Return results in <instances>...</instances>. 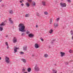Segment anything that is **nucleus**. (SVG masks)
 <instances>
[{
    "instance_id": "nucleus-54",
    "label": "nucleus",
    "mask_w": 73,
    "mask_h": 73,
    "mask_svg": "<svg viewBox=\"0 0 73 73\" xmlns=\"http://www.w3.org/2000/svg\"><path fill=\"white\" fill-rule=\"evenodd\" d=\"M54 65H55V66H56V64H55Z\"/></svg>"
},
{
    "instance_id": "nucleus-49",
    "label": "nucleus",
    "mask_w": 73,
    "mask_h": 73,
    "mask_svg": "<svg viewBox=\"0 0 73 73\" xmlns=\"http://www.w3.org/2000/svg\"><path fill=\"white\" fill-rule=\"evenodd\" d=\"M22 2H24V0H22Z\"/></svg>"
},
{
    "instance_id": "nucleus-10",
    "label": "nucleus",
    "mask_w": 73,
    "mask_h": 73,
    "mask_svg": "<svg viewBox=\"0 0 73 73\" xmlns=\"http://www.w3.org/2000/svg\"><path fill=\"white\" fill-rule=\"evenodd\" d=\"M42 4L44 6L46 5V2L45 1H43L42 2Z\"/></svg>"
},
{
    "instance_id": "nucleus-30",
    "label": "nucleus",
    "mask_w": 73,
    "mask_h": 73,
    "mask_svg": "<svg viewBox=\"0 0 73 73\" xmlns=\"http://www.w3.org/2000/svg\"><path fill=\"white\" fill-rule=\"evenodd\" d=\"M52 19H50V24H52Z\"/></svg>"
},
{
    "instance_id": "nucleus-33",
    "label": "nucleus",
    "mask_w": 73,
    "mask_h": 73,
    "mask_svg": "<svg viewBox=\"0 0 73 73\" xmlns=\"http://www.w3.org/2000/svg\"><path fill=\"white\" fill-rule=\"evenodd\" d=\"M60 20V18H58L56 19L57 21H58V20Z\"/></svg>"
},
{
    "instance_id": "nucleus-13",
    "label": "nucleus",
    "mask_w": 73,
    "mask_h": 73,
    "mask_svg": "<svg viewBox=\"0 0 73 73\" xmlns=\"http://www.w3.org/2000/svg\"><path fill=\"white\" fill-rule=\"evenodd\" d=\"M9 21H10V23H11V24H13V21L11 20V18H9Z\"/></svg>"
},
{
    "instance_id": "nucleus-47",
    "label": "nucleus",
    "mask_w": 73,
    "mask_h": 73,
    "mask_svg": "<svg viewBox=\"0 0 73 73\" xmlns=\"http://www.w3.org/2000/svg\"><path fill=\"white\" fill-rule=\"evenodd\" d=\"M7 49H8V48H9V46H7Z\"/></svg>"
},
{
    "instance_id": "nucleus-28",
    "label": "nucleus",
    "mask_w": 73,
    "mask_h": 73,
    "mask_svg": "<svg viewBox=\"0 0 73 73\" xmlns=\"http://www.w3.org/2000/svg\"><path fill=\"white\" fill-rule=\"evenodd\" d=\"M33 5L34 6H35V5H36V3L34 2H33Z\"/></svg>"
},
{
    "instance_id": "nucleus-46",
    "label": "nucleus",
    "mask_w": 73,
    "mask_h": 73,
    "mask_svg": "<svg viewBox=\"0 0 73 73\" xmlns=\"http://www.w3.org/2000/svg\"><path fill=\"white\" fill-rule=\"evenodd\" d=\"M38 25H36V28H38Z\"/></svg>"
},
{
    "instance_id": "nucleus-14",
    "label": "nucleus",
    "mask_w": 73,
    "mask_h": 73,
    "mask_svg": "<svg viewBox=\"0 0 73 73\" xmlns=\"http://www.w3.org/2000/svg\"><path fill=\"white\" fill-rule=\"evenodd\" d=\"M23 50H26L27 48V46H25L23 47Z\"/></svg>"
},
{
    "instance_id": "nucleus-1",
    "label": "nucleus",
    "mask_w": 73,
    "mask_h": 73,
    "mask_svg": "<svg viewBox=\"0 0 73 73\" xmlns=\"http://www.w3.org/2000/svg\"><path fill=\"white\" fill-rule=\"evenodd\" d=\"M19 30L21 32H25V26L23 23H21L18 25Z\"/></svg>"
},
{
    "instance_id": "nucleus-42",
    "label": "nucleus",
    "mask_w": 73,
    "mask_h": 73,
    "mask_svg": "<svg viewBox=\"0 0 73 73\" xmlns=\"http://www.w3.org/2000/svg\"><path fill=\"white\" fill-rule=\"evenodd\" d=\"M19 2H20V3H23V2L21 0V1H19Z\"/></svg>"
},
{
    "instance_id": "nucleus-53",
    "label": "nucleus",
    "mask_w": 73,
    "mask_h": 73,
    "mask_svg": "<svg viewBox=\"0 0 73 73\" xmlns=\"http://www.w3.org/2000/svg\"><path fill=\"white\" fill-rule=\"evenodd\" d=\"M72 40H73V36L72 37Z\"/></svg>"
},
{
    "instance_id": "nucleus-15",
    "label": "nucleus",
    "mask_w": 73,
    "mask_h": 73,
    "mask_svg": "<svg viewBox=\"0 0 73 73\" xmlns=\"http://www.w3.org/2000/svg\"><path fill=\"white\" fill-rule=\"evenodd\" d=\"M26 5L27 7H29V6H30V4L28 2L26 3Z\"/></svg>"
},
{
    "instance_id": "nucleus-39",
    "label": "nucleus",
    "mask_w": 73,
    "mask_h": 73,
    "mask_svg": "<svg viewBox=\"0 0 73 73\" xmlns=\"http://www.w3.org/2000/svg\"><path fill=\"white\" fill-rule=\"evenodd\" d=\"M48 47L49 48H51V47L50 46V45L48 46Z\"/></svg>"
},
{
    "instance_id": "nucleus-36",
    "label": "nucleus",
    "mask_w": 73,
    "mask_h": 73,
    "mask_svg": "<svg viewBox=\"0 0 73 73\" xmlns=\"http://www.w3.org/2000/svg\"><path fill=\"white\" fill-rule=\"evenodd\" d=\"M40 40L42 41H44V39H42V38H40Z\"/></svg>"
},
{
    "instance_id": "nucleus-17",
    "label": "nucleus",
    "mask_w": 73,
    "mask_h": 73,
    "mask_svg": "<svg viewBox=\"0 0 73 73\" xmlns=\"http://www.w3.org/2000/svg\"><path fill=\"white\" fill-rule=\"evenodd\" d=\"M21 60L23 61V62L24 63H26V62H27L26 59H22Z\"/></svg>"
},
{
    "instance_id": "nucleus-27",
    "label": "nucleus",
    "mask_w": 73,
    "mask_h": 73,
    "mask_svg": "<svg viewBox=\"0 0 73 73\" xmlns=\"http://www.w3.org/2000/svg\"><path fill=\"white\" fill-rule=\"evenodd\" d=\"M28 2H29V3H31L32 1V0H27Z\"/></svg>"
},
{
    "instance_id": "nucleus-29",
    "label": "nucleus",
    "mask_w": 73,
    "mask_h": 73,
    "mask_svg": "<svg viewBox=\"0 0 73 73\" xmlns=\"http://www.w3.org/2000/svg\"><path fill=\"white\" fill-rule=\"evenodd\" d=\"M70 33H71V35H72V36H73V31L71 30V31Z\"/></svg>"
},
{
    "instance_id": "nucleus-48",
    "label": "nucleus",
    "mask_w": 73,
    "mask_h": 73,
    "mask_svg": "<svg viewBox=\"0 0 73 73\" xmlns=\"http://www.w3.org/2000/svg\"><path fill=\"white\" fill-rule=\"evenodd\" d=\"M32 56H33V57H34V56H35V55H34V54H32Z\"/></svg>"
},
{
    "instance_id": "nucleus-6",
    "label": "nucleus",
    "mask_w": 73,
    "mask_h": 73,
    "mask_svg": "<svg viewBox=\"0 0 73 73\" xmlns=\"http://www.w3.org/2000/svg\"><path fill=\"white\" fill-rule=\"evenodd\" d=\"M28 36L30 38H32L34 37V35L32 33L29 34L28 35Z\"/></svg>"
},
{
    "instance_id": "nucleus-50",
    "label": "nucleus",
    "mask_w": 73,
    "mask_h": 73,
    "mask_svg": "<svg viewBox=\"0 0 73 73\" xmlns=\"http://www.w3.org/2000/svg\"><path fill=\"white\" fill-rule=\"evenodd\" d=\"M1 60V57H0V60Z\"/></svg>"
},
{
    "instance_id": "nucleus-18",
    "label": "nucleus",
    "mask_w": 73,
    "mask_h": 73,
    "mask_svg": "<svg viewBox=\"0 0 73 73\" xmlns=\"http://www.w3.org/2000/svg\"><path fill=\"white\" fill-rule=\"evenodd\" d=\"M3 30V26H0V31H2Z\"/></svg>"
},
{
    "instance_id": "nucleus-40",
    "label": "nucleus",
    "mask_w": 73,
    "mask_h": 73,
    "mask_svg": "<svg viewBox=\"0 0 73 73\" xmlns=\"http://www.w3.org/2000/svg\"><path fill=\"white\" fill-rule=\"evenodd\" d=\"M4 6H5V5H4L3 4H2L1 5V7H4Z\"/></svg>"
},
{
    "instance_id": "nucleus-41",
    "label": "nucleus",
    "mask_w": 73,
    "mask_h": 73,
    "mask_svg": "<svg viewBox=\"0 0 73 73\" xmlns=\"http://www.w3.org/2000/svg\"><path fill=\"white\" fill-rule=\"evenodd\" d=\"M25 70L24 69H23L22 70V71L23 72H24V71H25Z\"/></svg>"
},
{
    "instance_id": "nucleus-38",
    "label": "nucleus",
    "mask_w": 73,
    "mask_h": 73,
    "mask_svg": "<svg viewBox=\"0 0 73 73\" xmlns=\"http://www.w3.org/2000/svg\"><path fill=\"white\" fill-rule=\"evenodd\" d=\"M69 52L71 53H72V50H70L69 51Z\"/></svg>"
},
{
    "instance_id": "nucleus-34",
    "label": "nucleus",
    "mask_w": 73,
    "mask_h": 73,
    "mask_svg": "<svg viewBox=\"0 0 73 73\" xmlns=\"http://www.w3.org/2000/svg\"><path fill=\"white\" fill-rule=\"evenodd\" d=\"M5 44L6 45H7V46H8V42H5Z\"/></svg>"
},
{
    "instance_id": "nucleus-9",
    "label": "nucleus",
    "mask_w": 73,
    "mask_h": 73,
    "mask_svg": "<svg viewBox=\"0 0 73 73\" xmlns=\"http://www.w3.org/2000/svg\"><path fill=\"white\" fill-rule=\"evenodd\" d=\"M54 26L55 28H56V27H57L58 26V23H54Z\"/></svg>"
},
{
    "instance_id": "nucleus-43",
    "label": "nucleus",
    "mask_w": 73,
    "mask_h": 73,
    "mask_svg": "<svg viewBox=\"0 0 73 73\" xmlns=\"http://www.w3.org/2000/svg\"><path fill=\"white\" fill-rule=\"evenodd\" d=\"M21 5L22 6H24V4L23 3H22L21 4Z\"/></svg>"
},
{
    "instance_id": "nucleus-7",
    "label": "nucleus",
    "mask_w": 73,
    "mask_h": 73,
    "mask_svg": "<svg viewBox=\"0 0 73 73\" xmlns=\"http://www.w3.org/2000/svg\"><path fill=\"white\" fill-rule=\"evenodd\" d=\"M35 48L37 49L40 47V45L37 43H35Z\"/></svg>"
},
{
    "instance_id": "nucleus-5",
    "label": "nucleus",
    "mask_w": 73,
    "mask_h": 73,
    "mask_svg": "<svg viewBox=\"0 0 73 73\" xmlns=\"http://www.w3.org/2000/svg\"><path fill=\"white\" fill-rule=\"evenodd\" d=\"M34 69L35 71L37 72L39 70V68L37 66V65L36 64L34 68Z\"/></svg>"
},
{
    "instance_id": "nucleus-51",
    "label": "nucleus",
    "mask_w": 73,
    "mask_h": 73,
    "mask_svg": "<svg viewBox=\"0 0 73 73\" xmlns=\"http://www.w3.org/2000/svg\"><path fill=\"white\" fill-rule=\"evenodd\" d=\"M1 1H2V0H0V2H1Z\"/></svg>"
},
{
    "instance_id": "nucleus-2",
    "label": "nucleus",
    "mask_w": 73,
    "mask_h": 73,
    "mask_svg": "<svg viewBox=\"0 0 73 73\" xmlns=\"http://www.w3.org/2000/svg\"><path fill=\"white\" fill-rule=\"evenodd\" d=\"M5 62L7 63V64H8L10 63V60H9V58L7 57V56H5Z\"/></svg>"
},
{
    "instance_id": "nucleus-24",
    "label": "nucleus",
    "mask_w": 73,
    "mask_h": 73,
    "mask_svg": "<svg viewBox=\"0 0 73 73\" xmlns=\"http://www.w3.org/2000/svg\"><path fill=\"white\" fill-rule=\"evenodd\" d=\"M52 71L53 72V73H56L57 71H56V70H53Z\"/></svg>"
},
{
    "instance_id": "nucleus-8",
    "label": "nucleus",
    "mask_w": 73,
    "mask_h": 73,
    "mask_svg": "<svg viewBox=\"0 0 73 73\" xmlns=\"http://www.w3.org/2000/svg\"><path fill=\"white\" fill-rule=\"evenodd\" d=\"M17 38L16 37H14L13 39V42L14 43H15L17 42Z\"/></svg>"
},
{
    "instance_id": "nucleus-12",
    "label": "nucleus",
    "mask_w": 73,
    "mask_h": 73,
    "mask_svg": "<svg viewBox=\"0 0 73 73\" xmlns=\"http://www.w3.org/2000/svg\"><path fill=\"white\" fill-rule=\"evenodd\" d=\"M60 54H61V57H63V56H64L65 55V53L64 52H60Z\"/></svg>"
},
{
    "instance_id": "nucleus-31",
    "label": "nucleus",
    "mask_w": 73,
    "mask_h": 73,
    "mask_svg": "<svg viewBox=\"0 0 73 73\" xmlns=\"http://www.w3.org/2000/svg\"><path fill=\"white\" fill-rule=\"evenodd\" d=\"M25 35V33H23L22 34L21 36H24Z\"/></svg>"
},
{
    "instance_id": "nucleus-21",
    "label": "nucleus",
    "mask_w": 73,
    "mask_h": 73,
    "mask_svg": "<svg viewBox=\"0 0 73 73\" xmlns=\"http://www.w3.org/2000/svg\"><path fill=\"white\" fill-rule=\"evenodd\" d=\"M30 15L29 14H26L25 15V17H29Z\"/></svg>"
},
{
    "instance_id": "nucleus-55",
    "label": "nucleus",
    "mask_w": 73,
    "mask_h": 73,
    "mask_svg": "<svg viewBox=\"0 0 73 73\" xmlns=\"http://www.w3.org/2000/svg\"><path fill=\"white\" fill-rule=\"evenodd\" d=\"M72 61H73V60Z\"/></svg>"
},
{
    "instance_id": "nucleus-20",
    "label": "nucleus",
    "mask_w": 73,
    "mask_h": 73,
    "mask_svg": "<svg viewBox=\"0 0 73 73\" xmlns=\"http://www.w3.org/2000/svg\"><path fill=\"white\" fill-rule=\"evenodd\" d=\"M10 14H13V11L12 10L9 11Z\"/></svg>"
},
{
    "instance_id": "nucleus-25",
    "label": "nucleus",
    "mask_w": 73,
    "mask_h": 73,
    "mask_svg": "<svg viewBox=\"0 0 73 73\" xmlns=\"http://www.w3.org/2000/svg\"><path fill=\"white\" fill-rule=\"evenodd\" d=\"M26 34L28 35L29 33H30V32L28 31H27V32H26Z\"/></svg>"
},
{
    "instance_id": "nucleus-45",
    "label": "nucleus",
    "mask_w": 73,
    "mask_h": 73,
    "mask_svg": "<svg viewBox=\"0 0 73 73\" xmlns=\"http://www.w3.org/2000/svg\"><path fill=\"white\" fill-rule=\"evenodd\" d=\"M5 37H8V35H7L5 36Z\"/></svg>"
},
{
    "instance_id": "nucleus-16",
    "label": "nucleus",
    "mask_w": 73,
    "mask_h": 73,
    "mask_svg": "<svg viewBox=\"0 0 73 73\" xmlns=\"http://www.w3.org/2000/svg\"><path fill=\"white\" fill-rule=\"evenodd\" d=\"M53 30L52 29H51L50 30L49 33H50V34H52V33H53Z\"/></svg>"
},
{
    "instance_id": "nucleus-52",
    "label": "nucleus",
    "mask_w": 73,
    "mask_h": 73,
    "mask_svg": "<svg viewBox=\"0 0 73 73\" xmlns=\"http://www.w3.org/2000/svg\"><path fill=\"white\" fill-rule=\"evenodd\" d=\"M24 73H28V72H25Z\"/></svg>"
},
{
    "instance_id": "nucleus-35",
    "label": "nucleus",
    "mask_w": 73,
    "mask_h": 73,
    "mask_svg": "<svg viewBox=\"0 0 73 73\" xmlns=\"http://www.w3.org/2000/svg\"><path fill=\"white\" fill-rule=\"evenodd\" d=\"M24 52H21L20 54H24Z\"/></svg>"
},
{
    "instance_id": "nucleus-19",
    "label": "nucleus",
    "mask_w": 73,
    "mask_h": 73,
    "mask_svg": "<svg viewBox=\"0 0 73 73\" xmlns=\"http://www.w3.org/2000/svg\"><path fill=\"white\" fill-rule=\"evenodd\" d=\"M27 71L28 72H30L31 71V68H28Z\"/></svg>"
},
{
    "instance_id": "nucleus-22",
    "label": "nucleus",
    "mask_w": 73,
    "mask_h": 73,
    "mask_svg": "<svg viewBox=\"0 0 73 73\" xmlns=\"http://www.w3.org/2000/svg\"><path fill=\"white\" fill-rule=\"evenodd\" d=\"M44 57L45 58L48 57V55L47 54H45Z\"/></svg>"
},
{
    "instance_id": "nucleus-23",
    "label": "nucleus",
    "mask_w": 73,
    "mask_h": 73,
    "mask_svg": "<svg viewBox=\"0 0 73 73\" xmlns=\"http://www.w3.org/2000/svg\"><path fill=\"white\" fill-rule=\"evenodd\" d=\"M44 14L46 15H48V13L47 11H45L44 12Z\"/></svg>"
},
{
    "instance_id": "nucleus-4",
    "label": "nucleus",
    "mask_w": 73,
    "mask_h": 73,
    "mask_svg": "<svg viewBox=\"0 0 73 73\" xmlns=\"http://www.w3.org/2000/svg\"><path fill=\"white\" fill-rule=\"evenodd\" d=\"M19 47H16L15 46H14V53H15L16 52H17V50L19 49Z\"/></svg>"
},
{
    "instance_id": "nucleus-32",
    "label": "nucleus",
    "mask_w": 73,
    "mask_h": 73,
    "mask_svg": "<svg viewBox=\"0 0 73 73\" xmlns=\"http://www.w3.org/2000/svg\"><path fill=\"white\" fill-rule=\"evenodd\" d=\"M68 2V3H71V1H70V0H67Z\"/></svg>"
},
{
    "instance_id": "nucleus-37",
    "label": "nucleus",
    "mask_w": 73,
    "mask_h": 73,
    "mask_svg": "<svg viewBox=\"0 0 73 73\" xmlns=\"http://www.w3.org/2000/svg\"><path fill=\"white\" fill-rule=\"evenodd\" d=\"M36 15L37 16H40V14H39V13H37Z\"/></svg>"
},
{
    "instance_id": "nucleus-11",
    "label": "nucleus",
    "mask_w": 73,
    "mask_h": 73,
    "mask_svg": "<svg viewBox=\"0 0 73 73\" xmlns=\"http://www.w3.org/2000/svg\"><path fill=\"white\" fill-rule=\"evenodd\" d=\"M6 25V23H5V21L4 22H2L1 24H0V26L1 27H3V26H5Z\"/></svg>"
},
{
    "instance_id": "nucleus-44",
    "label": "nucleus",
    "mask_w": 73,
    "mask_h": 73,
    "mask_svg": "<svg viewBox=\"0 0 73 73\" xmlns=\"http://www.w3.org/2000/svg\"><path fill=\"white\" fill-rule=\"evenodd\" d=\"M68 64L69 63L68 62H67L65 63L66 65H68Z\"/></svg>"
},
{
    "instance_id": "nucleus-3",
    "label": "nucleus",
    "mask_w": 73,
    "mask_h": 73,
    "mask_svg": "<svg viewBox=\"0 0 73 73\" xmlns=\"http://www.w3.org/2000/svg\"><path fill=\"white\" fill-rule=\"evenodd\" d=\"M60 5L61 7H66V4L65 3H63L61 2L60 3Z\"/></svg>"
},
{
    "instance_id": "nucleus-26",
    "label": "nucleus",
    "mask_w": 73,
    "mask_h": 73,
    "mask_svg": "<svg viewBox=\"0 0 73 73\" xmlns=\"http://www.w3.org/2000/svg\"><path fill=\"white\" fill-rule=\"evenodd\" d=\"M56 40L54 39L51 42V44H53L54 42V41H55Z\"/></svg>"
}]
</instances>
